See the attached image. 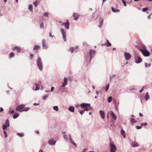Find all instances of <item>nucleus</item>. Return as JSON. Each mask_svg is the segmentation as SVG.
<instances>
[{
    "label": "nucleus",
    "instance_id": "obj_30",
    "mask_svg": "<svg viewBox=\"0 0 152 152\" xmlns=\"http://www.w3.org/2000/svg\"><path fill=\"white\" fill-rule=\"evenodd\" d=\"M33 5L36 7H37L38 5V2L37 1H35L33 3Z\"/></svg>",
    "mask_w": 152,
    "mask_h": 152
},
{
    "label": "nucleus",
    "instance_id": "obj_23",
    "mask_svg": "<svg viewBox=\"0 0 152 152\" xmlns=\"http://www.w3.org/2000/svg\"><path fill=\"white\" fill-rule=\"evenodd\" d=\"M19 115L18 113H15L13 115V118L14 119L18 117Z\"/></svg>",
    "mask_w": 152,
    "mask_h": 152
},
{
    "label": "nucleus",
    "instance_id": "obj_22",
    "mask_svg": "<svg viewBox=\"0 0 152 152\" xmlns=\"http://www.w3.org/2000/svg\"><path fill=\"white\" fill-rule=\"evenodd\" d=\"M73 16L74 17V19L75 20H77L78 18V15L77 14H74Z\"/></svg>",
    "mask_w": 152,
    "mask_h": 152
},
{
    "label": "nucleus",
    "instance_id": "obj_53",
    "mask_svg": "<svg viewBox=\"0 0 152 152\" xmlns=\"http://www.w3.org/2000/svg\"><path fill=\"white\" fill-rule=\"evenodd\" d=\"M14 111L13 110H12L10 111V113L12 114L14 113Z\"/></svg>",
    "mask_w": 152,
    "mask_h": 152
},
{
    "label": "nucleus",
    "instance_id": "obj_43",
    "mask_svg": "<svg viewBox=\"0 0 152 152\" xmlns=\"http://www.w3.org/2000/svg\"><path fill=\"white\" fill-rule=\"evenodd\" d=\"M145 66L146 67H147L148 66L149 67L150 66V64H148L147 63H145Z\"/></svg>",
    "mask_w": 152,
    "mask_h": 152
},
{
    "label": "nucleus",
    "instance_id": "obj_8",
    "mask_svg": "<svg viewBox=\"0 0 152 152\" xmlns=\"http://www.w3.org/2000/svg\"><path fill=\"white\" fill-rule=\"evenodd\" d=\"M125 58L127 60H128L130 59L131 56L130 54L127 52H125L124 53Z\"/></svg>",
    "mask_w": 152,
    "mask_h": 152
},
{
    "label": "nucleus",
    "instance_id": "obj_16",
    "mask_svg": "<svg viewBox=\"0 0 152 152\" xmlns=\"http://www.w3.org/2000/svg\"><path fill=\"white\" fill-rule=\"evenodd\" d=\"M50 145H54L56 141H54L53 139L51 140L48 141Z\"/></svg>",
    "mask_w": 152,
    "mask_h": 152
},
{
    "label": "nucleus",
    "instance_id": "obj_5",
    "mask_svg": "<svg viewBox=\"0 0 152 152\" xmlns=\"http://www.w3.org/2000/svg\"><path fill=\"white\" fill-rule=\"evenodd\" d=\"M25 106L24 104L20 105L19 106H18L16 108V110L17 111H19V112H21L23 111L22 110L23 109V108L25 107Z\"/></svg>",
    "mask_w": 152,
    "mask_h": 152
},
{
    "label": "nucleus",
    "instance_id": "obj_61",
    "mask_svg": "<svg viewBox=\"0 0 152 152\" xmlns=\"http://www.w3.org/2000/svg\"><path fill=\"white\" fill-rule=\"evenodd\" d=\"M147 10H142V11H143V12H147Z\"/></svg>",
    "mask_w": 152,
    "mask_h": 152
},
{
    "label": "nucleus",
    "instance_id": "obj_42",
    "mask_svg": "<svg viewBox=\"0 0 152 152\" xmlns=\"http://www.w3.org/2000/svg\"><path fill=\"white\" fill-rule=\"evenodd\" d=\"M122 1L123 2V3L124 5L125 6H126V2L124 0H122Z\"/></svg>",
    "mask_w": 152,
    "mask_h": 152
},
{
    "label": "nucleus",
    "instance_id": "obj_19",
    "mask_svg": "<svg viewBox=\"0 0 152 152\" xmlns=\"http://www.w3.org/2000/svg\"><path fill=\"white\" fill-rule=\"evenodd\" d=\"M121 134L123 136H124V138H125L126 137L125 132L123 130H121Z\"/></svg>",
    "mask_w": 152,
    "mask_h": 152
},
{
    "label": "nucleus",
    "instance_id": "obj_1",
    "mask_svg": "<svg viewBox=\"0 0 152 152\" xmlns=\"http://www.w3.org/2000/svg\"><path fill=\"white\" fill-rule=\"evenodd\" d=\"M140 50L141 52L143 55L144 56H148L150 55V53L146 48L140 49Z\"/></svg>",
    "mask_w": 152,
    "mask_h": 152
},
{
    "label": "nucleus",
    "instance_id": "obj_56",
    "mask_svg": "<svg viewBox=\"0 0 152 152\" xmlns=\"http://www.w3.org/2000/svg\"><path fill=\"white\" fill-rule=\"evenodd\" d=\"M109 112L108 111L107 114V118L108 119V118H109Z\"/></svg>",
    "mask_w": 152,
    "mask_h": 152
},
{
    "label": "nucleus",
    "instance_id": "obj_46",
    "mask_svg": "<svg viewBox=\"0 0 152 152\" xmlns=\"http://www.w3.org/2000/svg\"><path fill=\"white\" fill-rule=\"evenodd\" d=\"M49 14L47 12H46L45 13L44 15L45 16H47Z\"/></svg>",
    "mask_w": 152,
    "mask_h": 152
},
{
    "label": "nucleus",
    "instance_id": "obj_7",
    "mask_svg": "<svg viewBox=\"0 0 152 152\" xmlns=\"http://www.w3.org/2000/svg\"><path fill=\"white\" fill-rule=\"evenodd\" d=\"M61 32L62 34L63 39L65 41H66V33L65 32L64 30L61 28Z\"/></svg>",
    "mask_w": 152,
    "mask_h": 152
},
{
    "label": "nucleus",
    "instance_id": "obj_34",
    "mask_svg": "<svg viewBox=\"0 0 152 152\" xmlns=\"http://www.w3.org/2000/svg\"><path fill=\"white\" fill-rule=\"evenodd\" d=\"M53 109L55 110L58 111V107L56 106H55L53 107Z\"/></svg>",
    "mask_w": 152,
    "mask_h": 152
},
{
    "label": "nucleus",
    "instance_id": "obj_31",
    "mask_svg": "<svg viewBox=\"0 0 152 152\" xmlns=\"http://www.w3.org/2000/svg\"><path fill=\"white\" fill-rule=\"evenodd\" d=\"M112 101V97L110 96L108 99V101L109 102H110Z\"/></svg>",
    "mask_w": 152,
    "mask_h": 152
},
{
    "label": "nucleus",
    "instance_id": "obj_11",
    "mask_svg": "<svg viewBox=\"0 0 152 152\" xmlns=\"http://www.w3.org/2000/svg\"><path fill=\"white\" fill-rule=\"evenodd\" d=\"M110 115L115 120H116L117 118L116 116L113 112L110 111Z\"/></svg>",
    "mask_w": 152,
    "mask_h": 152
},
{
    "label": "nucleus",
    "instance_id": "obj_58",
    "mask_svg": "<svg viewBox=\"0 0 152 152\" xmlns=\"http://www.w3.org/2000/svg\"><path fill=\"white\" fill-rule=\"evenodd\" d=\"M39 152H43V151L42 150H40L39 151Z\"/></svg>",
    "mask_w": 152,
    "mask_h": 152
},
{
    "label": "nucleus",
    "instance_id": "obj_4",
    "mask_svg": "<svg viewBox=\"0 0 152 152\" xmlns=\"http://www.w3.org/2000/svg\"><path fill=\"white\" fill-rule=\"evenodd\" d=\"M110 152H115L116 150V148L115 146L112 143H110Z\"/></svg>",
    "mask_w": 152,
    "mask_h": 152
},
{
    "label": "nucleus",
    "instance_id": "obj_10",
    "mask_svg": "<svg viewBox=\"0 0 152 152\" xmlns=\"http://www.w3.org/2000/svg\"><path fill=\"white\" fill-rule=\"evenodd\" d=\"M65 28L68 29L69 28V22H68V20H67L66 23H64V25Z\"/></svg>",
    "mask_w": 152,
    "mask_h": 152
},
{
    "label": "nucleus",
    "instance_id": "obj_64",
    "mask_svg": "<svg viewBox=\"0 0 152 152\" xmlns=\"http://www.w3.org/2000/svg\"><path fill=\"white\" fill-rule=\"evenodd\" d=\"M15 0V1L17 3L18 1V0Z\"/></svg>",
    "mask_w": 152,
    "mask_h": 152
},
{
    "label": "nucleus",
    "instance_id": "obj_48",
    "mask_svg": "<svg viewBox=\"0 0 152 152\" xmlns=\"http://www.w3.org/2000/svg\"><path fill=\"white\" fill-rule=\"evenodd\" d=\"M117 11L119 12V10H112V11L114 12H116Z\"/></svg>",
    "mask_w": 152,
    "mask_h": 152
},
{
    "label": "nucleus",
    "instance_id": "obj_3",
    "mask_svg": "<svg viewBox=\"0 0 152 152\" xmlns=\"http://www.w3.org/2000/svg\"><path fill=\"white\" fill-rule=\"evenodd\" d=\"M37 62V65L38 68L40 70H41L42 69V66L40 58H38Z\"/></svg>",
    "mask_w": 152,
    "mask_h": 152
},
{
    "label": "nucleus",
    "instance_id": "obj_20",
    "mask_svg": "<svg viewBox=\"0 0 152 152\" xmlns=\"http://www.w3.org/2000/svg\"><path fill=\"white\" fill-rule=\"evenodd\" d=\"M138 59L136 60V62L137 63H139L141 62L142 61L140 57H138Z\"/></svg>",
    "mask_w": 152,
    "mask_h": 152
},
{
    "label": "nucleus",
    "instance_id": "obj_40",
    "mask_svg": "<svg viewBox=\"0 0 152 152\" xmlns=\"http://www.w3.org/2000/svg\"><path fill=\"white\" fill-rule=\"evenodd\" d=\"M48 97V95H45L43 97V99H44V100L45 99H46Z\"/></svg>",
    "mask_w": 152,
    "mask_h": 152
},
{
    "label": "nucleus",
    "instance_id": "obj_57",
    "mask_svg": "<svg viewBox=\"0 0 152 152\" xmlns=\"http://www.w3.org/2000/svg\"><path fill=\"white\" fill-rule=\"evenodd\" d=\"M142 10H148V8H143Z\"/></svg>",
    "mask_w": 152,
    "mask_h": 152
},
{
    "label": "nucleus",
    "instance_id": "obj_62",
    "mask_svg": "<svg viewBox=\"0 0 152 152\" xmlns=\"http://www.w3.org/2000/svg\"><path fill=\"white\" fill-rule=\"evenodd\" d=\"M116 76V75H113V77H115Z\"/></svg>",
    "mask_w": 152,
    "mask_h": 152
},
{
    "label": "nucleus",
    "instance_id": "obj_18",
    "mask_svg": "<svg viewBox=\"0 0 152 152\" xmlns=\"http://www.w3.org/2000/svg\"><path fill=\"white\" fill-rule=\"evenodd\" d=\"M75 107L73 106H70L68 109L71 112H73L74 111Z\"/></svg>",
    "mask_w": 152,
    "mask_h": 152
},
{
    "label": "nucleus",
    "instance_id": "obj_6",
    "mask_svg": "<svg viewBox=\"0 0 152 152\" xmlns=\"http://www.w3.org/2000/svg\"><path fill=\"white\" fill-rule=\"evenodd\" d=\"M10 126L9 121L8 119H7L6 121V124L3 125V130H4L7 128L9 127Z\"/></svg>",
    "mask_w": 152,
    "mask_h": 152
},
{
    "label": "nucleus",
    "instance_id": "obj_55",
    "mask_svg": "<svg viewBox=\"0 0 152 152\" xmlns=\"http://www.w3.org/2000/svg\"><path fill=\"white\" fill-rule=\"evenodd\" d=\"M143 88L142 89L140 90V93H141L143 91Z\"/></svg>",
    "mask_w": 152,
    "mask_h": 152
},
{
    "label": "nucleus",
    "instance_id": "obj_32",
    "mask_svg": "<svg viewBox=\"0 0 152 152\" xmlns=\"http://www.w3.org/2000/svg\"><path fill=\"white\" fill-rule=\"evenodd\" d=\"M33 6L32 4H29L28 5V10H32L33 9Z\"/></svg>",
    "mask_w": 152,
    "mask_h": 152
},
{
    "label": "nucleus",
    "instance_id": "obj_26",
    "mask_svg": "<svg viewBox=\"0 0 152 152\" xmlns=\"http://www.w3.org/2000/svg\"><path fill=\"white\" fill-rule=\"evenodd\" d=\"M35 85L36 88V90H38L39 89V87L38 84H35Z\"/></svg>",
    "mask_w": 152,
    "mask_h": 152
},
{
    "label": "nucleus",
    "instance_id": "obj_49",
    "mask_svg": "<svg viewBox=\"0 0 152 152\" xmlns=\"http://www.w3.org/2000/svg\"><path fill=\"white\" fill-rule=\"evenodd\" d=\"M59 23H61V25H64V23H63L61 21H60L59 22Z\"/></svg>",
    "mask_w": 152,
    "mask_h": 152
},
{
    "label": "nucleus",
    "instance_id": "obj_17",
    "mask_svg": "<svg viewBox=\"0 0 152 152\" xmlns=\"http://www.w3.org/2000/svg\"><path fill=\"white\" fill-rule=\"evenodd\" d=\"M132 145L134 147H137L139 146L138 143L135 142H132Z\"/></svg>",
    "mask_w": 152,
    "mask_h": 152
},
{
    "label": "nucleus",
    "instance_id": "obj_13",
    "mask_svg": "<svg viewBox=\"0 0 152 152\" xmlns=\"http://www.w3.org/2000/svg\"><path fill=\"white\" fill-rule=\"evenodd\" d=\"M21 48L19 47H17V46H15V47L13 48V50H17L18 52H19L21 50Z\"/></svg>",
    "mask_w": 152,
    "mask_h": 152
},
{
    "label": "nucleus",
    "instance_id": "obj_28",
    "mask_svg": "<svg viewBox=\"0 0 152 152\" xmlns=\"http://www.w3.org/2000/svg\"><path fill=\"white\" fill-rule=\"evenodd\" d=\"M17 135H18L20 137H23V135H24V134L23 133H17Z\"/></svg>",
    "mask_w": 152,
    "mask_h": 152
},
{
    "label": "nucleus",
    "instance_id": "obj_15",
    "mask_svg": "<svg viewBox=\"0 0 152 152\" xmlns=\"http://www.w3.org/2000/svg\"><path fill=\"white\" fill-rule=\"evenodd\" d=\"M64 82L63 83L62 86L63 87H65L67 84V79L66 78H64Z\"/></svg>",
    "mask_w": 152,
    "mask_h": 152
},
{
    "label": "nucleus",
    "instance_id": "obj_54",
    "mask_svg": "<svg viewBox=\"0 0 152 152\" xmlns=\"http://www.w3.org/2000/svg\"><path fill=\"white\" fill-rule=\"evenodd\" d=\"M139 115H140V116L141 117H142L143 116L142 114V113H139Z\"/></svg>",
    "mask_w": 152,
    "mask_h": 152
},
{
    "label": "nucleus",
    "instance_id": "obj_29",
    "mask_svg": "<svg viewBox=\"0 0 152 152\" xmlns=\"http://www.w3.org/2000/svg\"><path fill=\"white\" fill-rule=\"evenodd\" d=\"M131 121L132 123H135L137 122V121H136L135 119L133 118H132L131 119Z\"/></svg>",
    "mask_w": 152,
    "mask_h": 152
},
{
    "label": "nucleus",
    "instance_id": "obj_52",
    "mask_svg": "<svg viewBox=\"0 0 152 152\" xmlns=\"http://www.w3.org/2000/svg\"><path fill=\"white\" fill-rule=\"evenodd\" d=\"M33 57V55L32 54L30 55V58L31 59Z\"/></svg>",
    "mask_w": 152,
    "mask_h": 152
},
{
    "label": "nucleus",
    "instance_id": "obj_27",
    "mask_svg": "<svg viewBox=\"0 0 152 152\" xmlns=\"http://www.w3.org/2000/svg\"><path fill=\"white\" fill-rule=\"evenodd\" d=\"M30 109V108L29 107H26V108H23V109L22 110H23V111H28V110H29Z\"/></svg>",
    "mask_w": 152,
    "mask_h": 152
},
{
    "label": "nucleus",
    "instance_id": "obj_9",
    "mask_svg": "<svg viewBox=\"0 0 152 152\" xmlns=\"http://www.w3.org/2000/svg\"><path fill=\"white\" fill-rule=\"evenodd\" d=\"M95 53V50H90L89 51V55L90 56V59H91V58L93 57Z\"/></svg>",
    "mask_w": 152,
    "mask_h": 152
},
{
    "label": "nucleus",
    "instance_id": "obj_44",
    "mask_svg": "<svg viewBox=\"0 0 152 152\" xmlns=\"http://www.w3.org/2000/svg\"><path fill=\"white\" fill-rule=\"evenodd\" d=\"M70 141H71V142L72 143H73L75 146H76V143H75V142H74L73 140H71Z\"/></svg>",
    "mask_w": 152,
    "mask_h": 152
},
{
    "label": "nucleus",
    "instance_id": "obj_21",
    "mask_svg": "<svg viewBox=\"0 0 152 152\" xmlns=\"http://www.w3.org/2000/svg\"><path fill=\"white\" fill-rule=\"evenodd\" d=\"M150 98L149 96L148 95V92H147L146 94V96H145V98L146 101H147L148 99H149Z\"/></svg>",
    "mask_w": 152,
    "mask_h": 152
},
{
    "label": "nucleus",
    "instance_id": "obj_14",
    "mask_svg": "<svg viewBox=\"0 0 152 152\" xmlns=\"http://www.w3.org/2000/svg\"><path fill=\"white\" fill-rule=\"evenodd\" d=\"M104 45L107 47H110L111 46V44L109 42V41L108 40H107L106 43L104 44Z\"/></svg>",
    "mask_w": 152,
    "mask_h": 152
},
{
    "label": "nucleus",
    "instance_id": "obj_59",
    "mask_svg": "<svg viewBox=\"0 0 152 152\" xmlns=\"http://www.w3.org/2000/svg\"><path fill=\"white\" fill-rule=\"evenodd\" d=\"M86 149H84V150H83V151L82 152H86Z\"/></svg>",
    "mask_w": 152,
    "mask_h": 152
},
{
    "label": "nucleus",
    "instance_id": "obj_24",
    "mask_svg": "<svg viewBox=\"0 0 152 152\" xmlns=\"http://www.w3.org/2000/svg\"><path fill=\"white\" fill-rule=\"evenodd\" d=\"M42 44L43 47L44 48H46L47 47L46 45L45 44V42L44 40H43L42 41Z\"/></svg>",
    "mask_w": 152,
    "mask_h": 152
},
{
    "label": "nucleus",
    "instance_id": "obj_37",
    "mask_svg": "<svg viewBox=\"0 0 152 152\" xmlns=\"http://www.w3.org/2000/svg\"><path fill=\"white\" fill-rule=\"evenodd\" d=\"M4 134V135L5 136V137L7 138V134L6 132L5 131H3Z\"/></svg>",
    "mask_w": 152,
    "mask_h": 152
},
{
    "label": "nucleus",
    "instance_id": "obj_38",
    "mask_svg": "<svg viewBox=\"0 0 152 152\" xmlns=\"http://www.w3.org/2000/svg\"><path fill=\"white\" fill-rule=\"evenodd\" d=\"M147 125L148 124L147 123H143L141 124L142 126H147Z\"/></svg>",
    "mask_w": 152,
    "mask_h": 152
},
{
    "label": "nucleus",
    "instance_id": "obj_25",
    "mask_svg": "<svg viewBox=\"0 0 152 152\" xmlns=\"http://www.w3.org/2000/svg\"><path fill=\"white\" fill-rule=\"evenodd\" d=\"M40 46L38 45L34 46V50H38L40 48Z\"/></svg>",
    "mask_w": 152,
    "mask_h": 152
},
{
    "label": "nucleus",
    "instance_id": "obj_39",
    "mask_svg": "<svg viewBox=\"0 0 152 152\" xmlns=\"http://www.w3.org/2000/svg\"><path fill=\"white\" fill-rule=\"evenodd\" d=\"M44 26L43 23H41L40 24V28H44Z\"/></svg>",
    "mask_w": 152,
    "mask_h": 152
},
{
    "label": "nucleus",
    "instance_id": "obj_33",
    "mask_svg": "<svg viewBox=\"0 0 152 152\" xmlns=\"http://www.w3.org/2000/svg\"><path fill=\"white\" fill-rule=\"evenodd\" d=\"M109 84H107L106 85V88H105V90H106V91H107V90H108V89H109Z\"/></svg>",
    "mask_w": 152,
    "mask_h": 152
},
{
    "label": "nucleus",
    "instance_id": "obj_63",
    "mask_svg": "<svg viewBox=\"0 0 152 152\" xmlns=\"http://www.w3.org/2000/svg\"><path fill=\"white\" fill-rule=\"evenodd\" d=\"M66 136V135H64V138H65Z\"/></svg>",
    "mask_w": 152,
    "mask_h": 152
},
{
    "label": "nucleus",
    "instance_id": "obj_12",
    "mask_svg": "<svg viewBox=\"0 0 152 152\" xmlns=\"http://www.w3.org/2000/svg\"><path fill=\"white\" fill-rule=\"evenodd\" d=\"M99 114L101 115V117L102 119H104V112L102 110H100L99 111Z\"/></svg>",
    "mask_w": 152,
    "mask_h": 152
},
{
    "label": "nucleus",
    "instance_id": "obj_45",
    "mask_svg": "<svg viewBox=\"0 0 152 152\" xmlns=\"http://www.w3.org/2000/svg\"><path fill=\"white\" fill-rule=\"evenodd\" d=\"M84 112V110H82L80 111V113L81 115H82Z\"/></svg>",
    "mask_w": 152,
    "mask_h": 152
},
{
    "label": "nucleus",
    "instance_id": "obj_41",
    "mask_svg": "<svg viewBox=\"0 0 152 152\" xmlns=\"http://www.w3.org/2000/svg\"><path fill=\"white\" fill-rule=\"evenodd\" d=\"M142 126H141V125L140 126H136V128L137 129H139L141 128Z\"/></svg>",
    "mask_w": 152,
    "mask_h": 152
},
{
    "label": "nucleus",
    "instance_id": "obj_60",
    "mask_svg": "<svg viewBox=\"0 0 152 152\" xmlns=\"http://www.w3.org/2000/svg\"><path fill=\"white\" fill-rule=\"evenodd\" d=\"M34 105H38L37 104V103H34Z\"/></svg>",
    "mask_w": 152,
    "mask_h": 152
},
{
    "label": "nucleus",
    "instance_id": "obj_2",
    "mask_svg": "<svg viewBox=\"0 0 152 152\" xmlns=\"http://www.w3.org/2000/svg\"><path fill=\"white\" fill-rule=\"evenodd\" d=\"M81 106L82 108L85 107V109H84V110L88 111L89 110V108L90 107V104L86 103H83L81 104Z\"/></svg>",
    "mask_w": 152,
    "mask_h": 152
},
{
    "label": "nucleus",
    "instance_id": "obj_47",
    "mask_svg": "<svg viewBox=\"0 0 152 152\" xmlns=\"http://www.w3.org/2000/svg\"><path fill=\"white\" fill-rule=\"evenodd\" d=\"M49 36L50 37H54V36H52L51 33H50Z\"/></svg>",
    "mask_w": 152,
    "mask_h": 152
},
{
    "label": "nucleus",
    "instance_id": "obj_51",
    "mask_svg": "<svg viewBox=\"0 0 152 152\" xmlns=\"http://www.w3.org/2000/svg\"><path fill=\"white\" fill-rule=\"evenodd\" d=\"M54 87H52L51 88V91H53V90L54 89Z\"/></svg>",
    "mask_w": 152,
    "mask_h": 152
},
{
    "label": "nucleus",
    "instance_id": "obj_35",
    "mask_svg": "<svg viewBox=\"0 0 152 152\" xmlns=\"http://www.w3.org/2000/svg\"><path fill=\"white\" fill-rule=\"evenodd\" d=\"M14 55V54L13 53H11L10 54V58L12 57Z\"/></svg>",
    "mask_w": 152,
    "mask_h": 152
},
{
    "label": "nucleus",
    "instance_id": "obj_36",
    "mask_svg": "<svg viewBox=\"0 0 152 152\" xmlns=\"http://www.w3.org/2000/svg\"><path fill=\"white\" fill-rule=\"evenodd\" d=\"M74 48L73 47H71L70 48V50L73 53L74 51Z\"/></svg>",
    "mask_w": 152,
    "mask_h": 152
},
{
    "label": "nucleus",
    "instance_id": "obj_50",
    "mask_svg": "<svg viewBox=\"0 0 152 152\" xmlns=\"http://www.w3.org/2000/svg\"><path fill=\"white\" fill-rule=\"evenodd\" d=\"M3 109L2 108H1L0 109V111L1 112H2L3 111Z\"/></svg>",
    "mask_w": 152,
    "mask_h": 152
}]
</instances>
